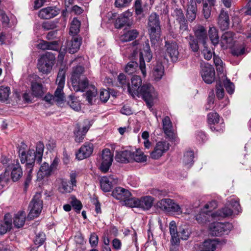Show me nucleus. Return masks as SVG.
Wrapping results in <instances>:
<instances>
[{
    "label": "nucleus",
    "mask_w": 251,
    "mask_h": 251,
    "mask_svg": "<svg viewBox=\"0 0 251 251\" xmlns=\"http://www.w3.org/2000/svg\"><path fill=\"white\" fill-rule=\"evenodd\" d=\"M26 145L22 143L19 146L18 153L19 158L22 164H25L26 170H33L35 164V160L38 163H40L42 160L43 152L44 150V145L41 142H39L36 147V151L34 150H28L26 151Z\"/></svg>",
    "instance_id": "f257e3e1"
},
{
    "label": "nucleus",
    "mask_w": 251,
    "mask_h": 251,
    "mask_svg": "<svg viewBox=\"0 0 251 251\" xmlns=\"http://www.w3.org/2000/svg\"><path fill=\"white\" fill-rule=\"evenodd\" d=\"M240 210L241 207L239 201L232 199L226 202L224 207L216 212H212L211 217L213 218H220L228 217L232 215L233 210L235 212H239Z\"/></svg>",
    "instance_id": "f03ea898"
},
{
    "label": "nucleus",
    "mask_w": 251,
    "mask_h": 251,
    "mask_svg": "<svg viewBox=\"0 0 251 251\" xmlns=\"http://www.w3.org/2000/svg\"><path fill=\"white\" fill-rule=\"evenodd\" d=\"M149 32L151 42L155 44L160 37V25L159 16L155 13L150 15L148 23Z\"/></svg>",
    "instance_id": "7ed1b4c3"
},
{
    "label": "nucleus",
    "mask_w": 251,
    "mask_h": 251,
    "mask_svg": "<svg viewBox=\"0 0 251 251\" xmlns=\"http://www.w3.org/2000/svg\"><path fill=\"white\" fill-rule=\"evenodd\" d=\"M157 206L162 210L167 212H175L178 215L182 213L189 214L188 212H183V205L180 206L171 199L161 200L158 202Z\"/></svg>",
    "instance_id": "20e7f679"
},
{
    "label": "nucleus",
    "mask_w": 251,
    "mask_h": 251,
    "mask_svg": "<svg viewBox=\"0 0 251 251\" xmlns=\"http://www.w3.org/2000/svg\"><path fill=\"white\" fill-rule=\"evenodd\" d=\"M65 73L66 71L64 69H60L56 80L57 88L54 92L53 101H56L58 104L61 103L64 100V94L63 92V89L65 84Z\"/></svg>",
    "instance_id": "39448f33"
},
{
    "label": "nucleus",
    "mask_w": 251,
    "mask_h": 251,
    "mask_svg": "<svg viewBox=\"0 0 251 251\" xmlns=\"http://www.w3.org/2000/svg\"><path fill=\"white\" fill-rule=\"evenodd\" d=\"M41 197L42 195L40 193H37L34 196L29 205L30 212L27 218L32 219L38 217L40 215L43 208V201Z\"/></svg>",
    "instance_id": "423d86ee"
},
{
    "label": "nucleus",
    "mask_w": 251,
    "mask_h": 251,
    "mask_svg": "<svg viewBox=\"0 0 251 251\" xmlns=\"http://www.w3.org/2000/svg\"><path fill=\"white\" fill-rule=\"evenodd\" d=\"M54 56L51 54L46 53L42 55L38 60L37 65L39 71L43 74L49 73L54 64Z\"/></svg>",
    "instance_id": "0eeeda50"
},
{
    "label": "nucleus",
    "mask_w": 251,
    "mask_h": 251,
    "mask_svg": "<svg viewBox=\"0 0 251 251\" xmlns=\"http://www.w3.org/2000/svg\"><path fill=\"white\" fill-rule=\"evenodd\" d=\"M140 91L139 96L136 97H142L147 103L151 106L153 100L157 97V93L154 88L150 84H146L141 87Z\"/></svg>",
    "instance_id": "6e6552de"
},
{
    "label": "nucleus",
    "mask_w": 251,
    "mask_h": 251,
    "mask_svg": "<svg viewBox=\"0 0 251 251\" xmlns=\"http://www.w3.org/2000/svg\"><path fill=\"white\" fill-rule=\"evenodd\" d=\"M231 228L232 225L229 223L216 222L210 225L209 229L212 235L221 236L223 234H227Z\"/></svg>",
    "instance_id": "1a4fd4ad"
},
{
    "label": "nucleus",
    "mask_w": 251,
    "mask_h": 251,
    "mask_svg": "<svg viewBox=\"0 0 251 251\" xmlns=\"http://www.w3.org/2000/svg\"><path fill=\"white\" fill-rule=\"evenodd\" d=\"M152 54L150 51V47L149 43L143 45V49L140 52V66L139 68L143 75L146 76V65L145 60L149 62L152 59Z\"/></svg>",
    "instance_id": "9d476101"
},
{
    "label": "nucleus",
    "mask_w": 251,
    "mask_h": 251,
    "mask_svg": "<svg viewBox=\"0 0 251 251\" xmlns=\"http://www.w3.org/2000/svg\"><path fill=\"white\" fill-rule=\"evenodd\" d=\"M201 74L204 81L210 84L215 79V70L212 66L208 63L201 64Z\"/></svg>",
    "instance_id": "9b49d317"
},
{
    "label": "nucleus",
    "mask_w": 251,
    "mask_h": 251,
    "mask_svg": "<svg viewBox=\"0 0 251 251\" xmlns=\"http://www.w3.org/2000/svg\"><path fill=\"white\" fill-rule=\"evenodd\" d=\"M170 148V144L167 141H159L157 142L153 151L151 153V157L152 159H157L166 152Z\"/></svg>",
    "instance_id": "f8f14e48"
},
{
    "label": "nucleus",
    "mask_w": 251,
    "mask_h": 251,
    "mask_svg": "<svg viewBox=\"0 0 251 251\" xmlns=\"http://www.w3.org/2000/svg\"><path fill=\"white\" fill-rule=\"evenodd\" d=\"M113 154L109 149H105L102 151L101 154V163L100 170L106 173L109 170L113 161Z\"/></svg>",
    "instance_id": "ddd939ff"
},
{
    "label": "nucleus",
    "mask_w": 251,
    "mask_h": 251,
    "mask_svg": "<svg viewBox=\"0 0 251 251\" xmlns=\"http://www.w3.org/2000/svg\"><path fill=\"white\" fill-rule=\"evenodd\" d=\"M131 86L128 84L127 91L132 97L135 98L136 96H139L142 81L140 76L134 75L131 78Z\"/></svg>",
    "instance_id": "4468645a"
},
{
    "label": "nucleus",
    "mask_w": 251,
    "mask_h": 251,
    "mask_svg": "<svg viewBox=\"0 0 251 251\" xmlns=\"http://www.w3.org/2000/svg\"><path fill=\"white\" fill-rule=\"evenodd\" d=\"M11 171V177L13 181H18L23 176L22 169L18 160L8 163L6 170Z\"/></svg>",
    "instance_id": "2eb2a0df"
},
{
    "label": "nucleus",
    "mask_w": 251,
    "mask_h": 251,
    "mask_svg": "<svg viewBox=\"0 0 251 251\" xmlns=\"http://www.w3.org/2000/svg\"><path fill=\"white\" fill-rule=\"evenodd\" d=\"M166 52L169 55L172 61L176 62L178 58V45L176 42L166 41L165 43Z\"/></svg>",
    "instance_id": "dca6fc26"
},
{
    "label": "nucleus",
    "mask_w": 251,
    "mask_h": 251,
    "mask_svg": "<svg viewBox=\"0 0 251 251\" xmlns=\"http://www.w3.org/2000/svg\"><path fill=\"white\" fill-rule=\"evenodd\" d=\"M94 150L93 145L89 142L85 143L76 153V157L78 160H82L89 157Z\"/></svg>",
    "instance_id": "f3484780"
},
{
    "label": "nucleus",
    "mask_w": 251,
    "mask_h": 251,
    "mask_svg": "<svg viewBox=\"0 0 251 251\" xmlns=\"http://www.w3.org/2000/svg\"><path fill=\"white\" fill-rule=\"evenodd\" d=\"M59 11V9L56 7H47L41 9L39 12L38 16L43 19H49L57 16Z\"/></svg>",
    "instance_id": "a211bd4d"
},
{
    "label": "nucleus",
    "mask_w": 251,
    "mask_h": 251,
    "mask_svg": "<svg viewBox=\"0 0 251 251\" xmlns=\"http://www.w3.org/2000/svg\"><path fill=\"white\" fill-rule=\"evenodd\" d=\"M117 182V179L114 178L113 176H103L100 180L101 188L103 191L109 192L112 185L116 184Z\"/></svg>",
    "instance_id": "6ab92c4d"
},
{
    "label": "nucleus",
    "mask_w": 251,
    "mask_h": 251,
    "mask_svg": "<svg viewBox=\"0 0 251 251\" xmlns=\"http://www.w3.org/2000/svg\"><path fill=\"white\" fill-rule=\"evenodd\" d=\"M112 194L115 199L122 201L131 196L129 190L121 187H116L113 190Z\"/></svg>",
    "instance_id": "aec40b11"
},
{
    "label": "nucleus",
    "mask_w": 251,
    "mask_h": 251,
    "mask_svg": "<svg viewBox=\"0 0 251 251\" xmlns=\"http://www.w3.org/2000/svg\"><path fill=\"white\" fill-rule=\"evenodd\" d=\"M53 171L51 169L49 164L47 162H44L40 166L37 173V180H41L45 177H49L52 174Z\"/></svg>",
    "instance_id": "412c9836"
},
{
    "label": "nucleus",
    "mask_w": 251,
    "mask_h": 251,
    "mask_svg": "<svg viewBox=\"0 0 251 251\" xmlns=\"http://www.w3.org/2000/svg\"><path fill=\"white\" fill-rule=\"evenodd\" d=\"M218 24L221 30H225L226 29L229 25V19L228 14L227 11H226L224 9L221 10L219 14Z\"/></svg>",
    "instance_id": "4be33fe9"
},
{
    "label": "nucleus",
    "mask_w": 251,
    "mask_h": 251,
    "mask_svg": "<svg viewBox=\"0 0 251 251\" xmlns=\"http://www.w3.org/2000/svg\"><path fill=\"white\" fill-rule=\"evenodd\" d=\"M12 219L10 214L7 213L4 216L3 221L0 222V234H4L12 228Z\"/></svg>",
    "instance_id": "5701e85b"
},
{
    "label": "nucleus",
    "mask_w": 251,
    "mask_h": 251,
    "mask_svg": "<svg viewBox=\"0 0 251 251\" xmlns=\"http://www.w3.org/2000/svg\"><path fill=\"white\" fill-rule=\"evenodd\" d=\"M153 201L154 199L149 196L138 199V208H141L145 210H149L152 207Z\"/></svg>",
    "instance_id": "b1692460"
},
{
    "label": "nucleus",
    "mask_w": 251,
    "mask_h": 251,
    "mask_svg": "<svg viewBox=\"0 0 251 251\" xmlns=\"http://www.w3.org/2000/svg\"><path fill=\"white\" fill-rule=\"evenodd\" d=\"M163 130L164 133L168 137L172 138L174 136L172 123L168 116L165 117L162 119Z\"/></svg>",
    "instance_id": "393cba45"
},
{
    "label": "nucleus",
    "mask_w": 251,
    "mask_h": 251,
    "mask_svg": "<svg viewBox=\"0 0 251 251\" xmlns=\"http://www.w3.org/2000/svg\"><path fill=\"white\" fill-rule=\"evenodd\" d=\"M72 86L74 90L76 91H84L88 87L89 83L87 78L82 77L78 80H75L72 82Z\"/></svg>",
    "instance_id": "a878e982"
},
{
    "label": "nucleus",
    "mask_w": 251,
    "mask_h": 251,
    "mask_svg": "<svg viewBox=\"0 0 251 251\" xmlns=\"http://www.w3.org/2000/svg\"><path fill=\"white\" fill-rule=\"evenodd\" d=\"M81 44V39L78 37H74L67 44V48L69 53L73 54L76 52Z\"/></svg>",
    "instance_id": "bb28decb"
},
{
    "label": "nucleus",
    "mask_w": 251,
    "mask_h": 251,
    "mask_svg": "<svg viewBox=\"0 0 251 251\" xmlns=\"http://www.w3.org/2000/svg\"><path fill=\"white\" fill-rule=\"evenodd\" d=\"M131 151L125 150L117 152L115 158L118 162L126 163L131 161Z\"/></svg>",
    "instance_id": "cd10ccee"
},
{
    "label": "nucleus",
    "mask_w": 251,
    "mask_h": 251,
    "mask_svg": "<svg viewBox=\"0 0 251 251\" xmlns=\"http://www.w3.org/2000/svg\"><path fill=\"white\" fill-rule=\"evenodd\" d=\"M170 233L171 235V240L174 244H176L179 242V232L177 230L176 223L172 221L169 224Z\"/></svg>",
    "instance_id": "c85d7f7f"
},
{
    "label": "nucleus",
    "mask_w": 251,
    "mask_h": 251,
    "mask_svg": "<svg viewBox=\"0 0 251 251\" xmlns=\"http://www.w3.org/2000/svg\"><path fill=\"white\" fill-rule=\"evenodd\" d=\"M164 67L161 62H157L153 68L152 74L156 81L160 80L164 75Z\"/></svg>",
    "instance_id": "c756f323"
},
{
    "label": "nucleus",
    "mask_w": 251,
    "mask_h": 251,
    "mask_svg": "<svg viewBox=\"0 0 251 251\" xmlns=\"http://www.w3.org/2000/svg\"><path fill=\"white\" fill-rule=\"evenodd\" d=\"M26 214L25 211H20L16 213L13 218V223L15 227L20 228L23 226L25 223Z\"/></svg>",
    "instance_id": "7c9ffc66"
},
{
    "label": "nucleus",
    "mask_w": 251,
    "mask_h": 251,
    "mask_svg": "<svg viewBox=\"0 0 251 251\" xmlns=\"http://www.w3.org/2000/svg\"><path fill=\"white\" fill-rule=\"evenodd\" d=\"M89 129V127L83 126L82 128L78 125H77V130L74 132L75 135V141L76 142L80 143L82 142L84 136Z\"/></svg>",
    "instance_id": "2f4dec72"
},
{
    "label": "nucleus",
    "mask_w": 251,
    "mask_h": 251,
    "mask_svg": "<svg viewBox=\"0 0 251 251\" xmlns=\"http://www.w3.org/2000/svg\"><path fill=\"white\" fill-rule=\"evenodd\" d=\"M195 35L197 39L201 42L204 47H205L207 40V34L204 27L202 26H199L195 30Z\"/></svg>",
    "instance_id": "473e14b6"
},
{
    "label": "nucleus",
    "mask_w": 251,
    "mask_h": 251,
    "mask_svg": "<svg viewBox=\"0 0 251 251\" xmlns=\"http://www.w3.org/2000/svg\"><path fill=\"white\" fill-rule=\"evenodd\" d=\"M138 34V32L135 29L125 31L120 36V40L123 42L133 40L137 37Z\"/></svg>",
    "instance_id": "72a5a7b5"
},
{
    "label": "nucleus",
    "mask_w": 251,
    "mask_h": 251,
    "mask_svg": "<svg viewBox=\"0 0 251 251\" xmlns=\"http://www.w3.org/2000/svg\"><path fill=\"white\" fill-rule=\"evenodd\" d=\"M56 41L49 42L44 40H41L40 42L37 45V47L38 49L43 50H55L56 49Z\"/></svg>",
    "instance_id": "f704fd0d"
},
{
    "label": "nucleus",
    "mask_w": 251,
    "mask_h": 251,
    "mask_svg": "<svg viewBox=\"0 0 251 251\" xmlns=\"http://www.w3.org/2000/svg\"><path fill=\"white\" fill-rule=\"evenodd\" d=\"M131 161L134 160L137 162H144L147 160V156L139 149L136 150L135 152H131Z\"/></svg>",
    "instance_id": "c9c22d12"
},
{
    "label": "nucleus",
    "mask_w": 251,
    "mask_h": 251,
    "mask_svg": "<svg viewBox=\"0 0 251 251\" xmlns=\"http://www.w3.org/2000/svg\"><path fill=\"white\" fill-rule=\"evenodd\" d=\"M194 154L192 151H186L183 156V162L188 168L191 167L194 162Z\"/></svg>",
    "instance_id": "e433bc0d"
},
{
    "label": "nucleus",
    "mask_w": 251,
    "mask_h": 251,
    "mask_svg": "<svg viewBox=\"0 0 251 251\" xmlns=\"http://www.w3.org/2000/svg\"><path fill=\"white\" fill-rule=\"evenodd\" d=\"M218 244L216 240H208L202 244V249L204 251H214Z\"/></svg>",
    "instance_id": "4c0bfd02"
},
{
    "label": "nucleus",
    "mask_w": 251,
    "mask_h": 251,
    "mask_svg": "<svg viewBox=\"0 0 251 251\" xmlns=\"http://www.w3.org/2000/svg\"><path fill=\"white\" fill-rule=\"evenodd\" d=\"M83 72L84 68L82 66H77L74 68L71 77L72 83L74 82L75 80H78L82 78L83 77L82 75Z\"/></svg>",
    "instance_id": "58836bf2"
},
{
    "label": "nucleus",
    "mask_w": 251,
    "mask_h": 251,
    "mask_svg": "<svg viewBox=\"0 0 251 251\" xmlns=\"http://www.w3.org/2000/svg\"><path fill=\"white\" fill-rule=\"evenodd\" d=\"M234 34L231 31L226 32L222 36V43L227 45V47L232 45Z\"/></svg>",
    "instance_id": "ea45409f"
},
{
    "label": "nucleus",
    "mask_w": 251,
    "mask_h": 251,
    "mask_svg": "<svg viewBox=\"0 0 251 251\" xmlns=\"http://www.w3.org/2000/svg\"><path fill=\"white\" fill-rule=\"evenodd\" d=\"M208 34L211 43L214 45H217L219 42V38L217 29L214 27H210Z\"/></svg>",
    "instance_id": "a19ab883"
},
{
    "label": "nucleus",
    "mask_w": 251,
    "mask_h": 251,
    "mask_svg": "<svg viewBox=\"0 0 251 251\" xmlns=\"http://www.w3.org/2000/svg\"><path fill=\"white\" fill-rule=\"evenodd\" d=\"M197 7L196 4L188 6L187 10V18L189 21L192 22L196 18Z\"/></svg>",
    "instance_id": "79ce46f5"
},
{
    "label": "nucleus",
    "mask_w": 251,
    "mask_h": 251,
    "mask_svg": "<svg viewBox=\"0 0 251 251\" xmlns=\"http://www.w3.org/2000/svg\"><path fill=\"white\" fill-rule=\"evenodd\" d=\"M80 26V22L76 18H74L70 28V33L75 35L79 31Z\"/></svg>",
    "instance_id": "37998d69"
},
{
    "label": "nucleus",
    "mask_w": 251,
    "mask_h": 251,
    "mask_svg": "<svg viewBox=\"0 0 251 251\" xmlns=\"http://www.w3.org/2000/svg\"><path fill=\"white\" fill-rule=\"evenodd\" d=\"M210 216V215L203 209L196 216V219L198 223L202 224L206 221H209V217Z\"/></svg>",
    "instance_id": "c03bdc74"
},
{
    "label": "nucleus",
    "mask_w": 251,
    "mask_h": 251,
    "mask_svg": "<svg viewBox=\"0 0 251 251\" xmlns=\"http://www.w3.org/2000/svg\"><path fill=\"white\" fill-rule=\"evenodd\" d=\"M187 39L191 50L194 52L198 51L199 46L197 39H195L194 37L191 35H190Z\"/></svg>",
    "instance_id": "a18cd8bd"
},
{
    "label": "nucleus",
    "mask_w": 251,
    "mask_h": 251,
    "mask_svg": "<svg viewBox=\"0 0 251 251\" xmlns=\"http://www.w3.org/2000/svg\"><path fill=\"white\" fill-rule=\"evenodd\" d=\"M68 103L70 106L75 111H79L80 109V103L76 98L70 96L68 100Z\"/></svg>",
    "instance_id": "49530a36"
},
{
    "label": "nucleus",
    "mask_w": 251,
    "mask_h": 251,
    "mask_svg": "<svg viewBox=\"0 0 251 251\" xmlns=\"http://www.w3.org/2000/svg\"><path fill=\"white\" fill-rule=\"evenodd\" d=\"M97 94V90L94 86H90L87 91L85 95L86 99L90 103H92V100Z\"/></svg>",
    "instance_id": "de8ad7c7"
},
{
    "label": "nucleus",
    "mask_w": 251,
    "mask_h": 251,
    "mask_svg": "<svg viewBox=\"0 0 251 251\" xmlns=\"http://www.w3.org/2000/svg\"><path fill=\"white\" fill-rule=\"evenodd\" d=\"M10 93V89L9 87L1 86L0 87V100H6Z\"/></svg>",
    "instance_id": "09e8293b"
},
{
    "label": "nucleus",
    "mask_w": 251,
    "mask_h": 251,
    "mask_svg": "<svg viewBox=\"0 0 251 251\" xmlns=\"http://www.w3.org/2000/svg\"><path fill=\"white\" fill-rule=\"evenodd\" d=\"M69 184V182L62 181L59 186V191L62 193H70L73 190V188Z\"/></svg>",
    "instance_id": "8fccbe9b"
},
{
    "label": "nucleus",
    "mask_w": 251,
    "mask_h": 251,
    "mask_svg": "<svg viewBox=\"0 0 251 251\" xmlns=\"http://www.w3.org/2000/svg\"><path fill=\"white\" fill-rule=\"evenodd\" d=\"M31 89L33 94L35 97L40 96L43 93L42 86L41 84L36 82L32 83Z\"/></svg>",
    "instance_id": "3c124183"
},
{
    "label": "nucleus",
    "mask_w": 251,
    "mask_h": 251,
    "mask_svg": "<svg viewBox=\"0 0 251 251\" xmlns=\"http://www.w3.org/2000/svg\"><path fill=\"white\" fill-rule=\"evenodd\" d=\"M207 120L210 124L215 125L220 122V117L216 112H211L207 115Z\"/></svg>",
    "instance_id": "603ef678"
},
{
    "label": "nucleus",
    "mask_w": 251,
    "mask_h": 251,
    "mask_svg": "<svg viewBox=\"0 0 251 251\" xmlns=\"http://www.w3.org/2000/svg\"><path fill=\"white\" fill-rule=\"evenodd\" d=\"M138 68V64L134 61H130L127 63L125 67L126 73L130 75L136 71Z\"/></svg>",
    "instance_id": "864d4df0"
},
{
    "label": "nucleus",
    "mask_w": 251,
    "mask_h": 251,
    "mask_svg": "<svg viewBox=\"0 0 251 251\" xmlns=\"http://www.w3.org/2000/svg\"><path fill=\"white\" fill-rule=\"evenodd\" d=\"M123 202L126 206L130 207H137L138 208V199L135 198L130 197L126 199Z\"/></svg>",
    "instance_id": "5fc2aeb1"
},
{
    "label": "nucleus",
    "mask_w": 251,
    "mask_h": 251,
    "mask_svg": "<svg viewBox=\"0 0 251 251\" xmlns=\"http://www.w3.org/2000/svg\"><path fill=\"white\" fill-rule=\"evenodd\" d=\"M118 81L121 85V86L124 88L128 89L129 79H127L126 76L123 74H120L118 76Z\"/></svg>",
    "instance_id": "6e6d98bb"
},
{
    "label": "nucleus",
    "mask_w": 251,
    "mask_h": 251,
    "mask_svg": "<svg viewBox=\"0 0 251 251\" xmlns=\"http://www.w3.org/2000/svg\"><path fill=\"white\" fill-rule=\"evenodd\" d=\"M46 239V236L43 232H40L36 234L34 242L35 245L40 246L43 244Z\"/></svg>",
    "instance_id": "4d7b16f0"
},
{
    "label": "nucleus",
    "mask_w": 251,
    "mask_h": 251,
    "mask_svg": "<svg viewBox=\"0 0 251 251\" xmlns=\"http://www.w3.org/2000/svg\"><path fill=\"white\" fill-rule=\"evenodd\" d=\"M190 234V231L187 227H180L179 231V237L182 240H187L189 237Z\"/></svg>",
    "instance_id": "13d9d810"
},
{
    "label": "nucleus",
    "mask_w": 251,
    "mask_h": 251,
    "mask_svg": "<svg viewBox=\"0 0 251 251\" xmlns=\"http://www.w3.org/2000/svg\"><path fill=\"white\" fill-rule=\"evenodd\" d=\"M217 206V202L215 201H212L205 205L203 209L206 211L211 216V211L213 209L216 208Z\"/></svg>",
    "instance_id": "bf43d9fd"
},
{
    "label": "nucleus",
    "mask_w": 251,
    "mask_h": 251,
    "mask_svg": "<svg viewBox=\"0 0 251 251\" xmlns=\"http://www.w3.org/2000/svg\"><path fill=\"white\" fill-rule=\"evenodd\" d=\"M125 25H129L130 23L125 19L119 16L115 21V27L116 28H121Z\"/></svg>",
    "instance_id": "052dcab7"
},
{
    "label": "nucleus",
    "mask_w": 251,
    "mask_h": 251,
    "mask_svg": "<svg viewBox=\"0 0 251 251\" xmlns=\"http://www.w3.org/2000/svg\"><path fill=\"white\" fill-rule=\"evenodd\" d=\"M224 86L229 94H232L234 90V87L233 83L231 82L229 79L226 78L224 81Z\"/></svg>",
    "instance_id": "680f3d73"
},
{
    "label": "nucleus",
    "mask_w": 251,
    "mask_h": 251,
    "mask_svg": "<svg viewBox=\"0 0 251 251\" xmlns=\"http://www.w3.org/2000/svg\"><path fill=\"white\" fill-rule=\"evenodd\" d=\"M173 15L175 18L177 22L185 19L184 14L181 9H176L174 11Z\"/></svg>",
    "instance_id": "e2e57ef3"
},
{
    "label": "nucleus",
    "mask_w": 251,
    "mask_h": 251,
    "mask_svg": "<svg viewBox=\"0 0 251 251\" xmlns=\"http://www.w3.org/2000/svg\"><path fill=\"white\" fill-rule=\"evenodd\" d=\"M11 38V35L5 32L0 33V44L1 45L9 42Z\"/></svg>",
    "instance_id": "0e129e2a"
},
{
    "label": "nucleus",
    "mask_w": 251,
    "mask_h": 251,
    "mask_svg": "<svg viewBox=\"0 0 251 251\" xmlns=\"http://www.w3.org/2000/svg\"><path fill=\"white\" fill-rule=\"evenodd\" d=\"M42 26L44 29L48 30L56 28V25L53 21H47L42 24Z\"/></svg>",
    "instance_id": "69168bd1"
},
{
    "label": "nucleus",
    "mask_w": 251,
    "mask_h": 251,
    "mask_svg": "<svg viewBox=\"0 0 251 251\" xmlns=\"http://www.w3.org/2000/svg\"><path fill=\"white\" fill-rule=\"evenodd\" d=\"M202 12L205 19H208L210 17L211 15V8L210 6H209L208 3L206 2L203 4Z\"/></svg>",
    "instance_id": "338daca9"
},
{
    "label": "nucleus",
    "mask_w": 251,
    "mask_h": 251,
    "mask_svg": "<svg viewBox=\"0 0 251 251\" xmlns=\"http://www.w3.org/2000/svg\"><path fill=\"white\" fill-rule=\"evenodd\" d=\"M99 237L95 233L91 234L89 238V243L92 247H96L98 245Z\"/></svg>",
    "instance_id": "774afa93"
}]
</instances>
